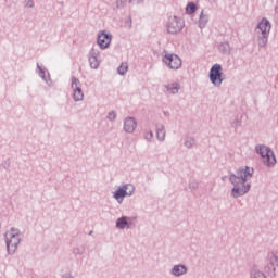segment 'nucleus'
I'll use <instances>...</instances> for the list:
<instances>
[{"label":"nucleus","mask_w":278,"mask_h":278,"mask_svg":"<svg viewBox=\"0 0 278 278\" xmlns=\"http://www.w3.org/2000/svg\"><path fill=\"white\" fill-rule=\"evenodd\" d=\"M254 169L245 166L240 167L235 173L229 175L228 181L233 186L231 189L232 199H240V197H244V194H249L251 190V184L247 182L249 179L253 177Z\"/></svg>","instance_id":"nucleus-1"},{"label":"nucleus","mask_w":278,"mask_h":278,"mask_svg":"<svg viewBox=\"0 0 278 278\" xmlns=\"http://www.w3.org/2000/svg\"><path fill=\"white\" fill-rule=\"evenodd\" d=\"M270 29H273V24L268 18L263 17L256 25L254 34L256 36V42L260 49H264L268 45V37L270 36Z\"/></svg>","instance_id":"nucleus-2"},{"label":"nucleus","mask_w":278,"mask_h":278,"mask_svg":"<svg viewBox=\"0 0 278 278\" xmlns=\"http://www.w3.org/2000/svg\"><path fill=\"white\" fill-rule=\"evenodd\" d=\"M4 236L8 254L14 255L18 249V245L21 244V230L11 228Z\"/></svg>","instance_id":"nucleus-3"},{"label":"nucleus","mask_w":278,"mask_h":278,"mask_svg":"<svg viewBox=\"0 0 278 278\" xmlns=\"http://www.w3.org/2000/svg\"><path fill=\"white\" fill-rule=\"evenodd\" d=\"M256 152L260 153L263 163L265 166H275L277 164V159L275 157V152L270 150V148L266 146H257L256 147Z\"/></svg>","instance_id":"nucleus-4"},{"label":"nucleus","mask_w":278,"mask_h":278,"mask_svg":"<svg viewBox=\"0 0 278 278\" xmlns=\"http://www.w3.org/2000/svg\"><path fill=\"white\" fill-rule=\"evenodd\" d=\"M210 81L215 86V88H220L223 86V81H225V77L223 76V66L220 64H214L210 70Z\"/></svg>","instance_id":"nucleus-5"},{"label":"nucleus","mask_w":278,"mask_h":278,"mask_svg":"<svg viewBox=\"0 0 278 278\" xmlns=\"http://www.w3.org/2000/svg\"><path fill=\"white\" fill-rule=\"evenodd\" d=\"M162 62L170 71H179V68H181V64H182L181 58H179V55L168 53V52H164Z\"/></svg>","instance_id":"nucleus-6"},{"label":"nucleus","mask_w":278,"mask_h":278,"mask_svg":"<svg viewBox=\"0 0 278 278\" xmlns=\"http://www.w3.org/2000/svg\"><path fill=\"white\" fill-rule=\"evenodd\" d=\"M184 29V21L177 16H170L167 22V33L168 34H179Z\"/></svg>","instance_id":"nucleus-7"},{"label":"nucleus","mask_w":278,"mask_h":278,"mask_svg":"<svg viewBox=\"0 0 278 278\" xmlns=\"http://www.w3.org/2000/svg\"><path fill=\"white\" fill-rule=\"evenodd\" d=\"M71 88L73 90V99L76 103L84 99V90H81V81L77 77H72Z\"/></svg>","instance_id":"nucleus-8"},{"label":"nucleus","mask_w":278,"mask_h":278,"mask_svg":"<svg viewBox=\"0 0 278 278\" xmlns=\"http://www.w3.org/2000/svg\"><path fill=\"white\" fill-rule=\"evenodd\" d=\"M97 45L100 49H109L110 45H112V34L106 30H101L97 35Z\"/></svg>","instance_id":"nucleus-9"},{"label":"nucleus","mask_w":278,"mask_h":278,"mask_svg":"<svg viewBox=\"0 0 278 278\" xmlns=\"http://www.w3.org/2000/svg\"><path fill=\"white\" fill-rule=\"evenodd\" d=\"M138 127V122L136 117L128 116L124 119L123 129L125 134H134Z\"/></svg>","instance_id":"nucleus-10"},{"label":"nucleus","mask_w":278,"mask_h":278,"mask_svg":"<svg viewBox=\"0 0 278 278\" xmlns=\"http://www.w3.org/2000/svg\"><path fill=\"white\" fill-rule=\"evenodd\" d=\"M169 273L176 278L184 277V275H188V266L185 264H176L172 267Z\"/></svg>","instance_id":"nucleus-11"},{"label":"nucleus","mask_w":278,"mask_h":278,"mask_svg":"<svg viewBox=\"0 0 278 278\" xmlns=\"http://www.w3.org/2000/svg\"><path fill=\"white\" fill-rule=\"evenodd\" d=\"M89 64L90 67L93 68V71H97V68H99V50L92 49L90 51Z\"/></svg>","instance_id":"nucleus-12"},{"label":"nucleus","mask_w":278,"mask_h":278,"mask_svg":"<svg viewBox=\"0 0 278 278\" xmlns=\"http://www.w3.org/2000/svg\"><path fill=\"white\" fill-rule=\"evenodd\" d=\"M156 139L159 142H164L166 140V126L162 123L155 125Z\"/></svg>","instance_id":"nucleus-13"},{"label":"nucleus","mask_w":278,"mask_h":278,"mask_svg":"<svg viewBox=\"0 0 278 278\" xmlns=\"http://www.w3.org/2000/svg\"><path fill=\"white\" fill-rule=\"evenodd\" d=\"M131 227V217L122 216L116 220L117 229H129Z\"/></svg>","instance_id":"nucleus-14"},{"label":"nucleus","mask_w":278,"mask_h":278,"mask_svg":"<svg viewBox=\"0 0 278 278\" xmlns=\"http://www.w3.org/2000/svg\"><path fill=\"white\" fill-rule=\"evenodd\" d=\"M125 197H128L125 187H118L117 190L113 193V199H115V201H117L119 204L123 203Z\"/></svg>","instance_id":"nucleus-15"},{"label":"nucleus","mask_w":278,"mask_h":278,"mask_svg":"<svg viewBox=\"0 0 278 278\" xmlns=\"http://www.w3.org/2000/svg\"><path fill=\"white\" fill-rule=\"evenodd\" d=\"M166 88V91L169 94H178L179 90H181V85H179V83L175 81V83H169L167 85L164 86Z\"/></svg>","instance_id":"nucleus-16"},{"label":"nucleus","mask_w":278,"mask_h":278,"mask_svg":"<svg viewBox=\"0 0 278 278\" xmlns=\"http://www.w3.org/2000/svg\"><path fill=\"white\" fill-rule=\"evenodd\" d=\"M250 278H267L266 273L262 271L260 267L252 266L250 268Z\"/></svg>","instance_id":"nucleus-17"},{"label":"nucleus","mask_w":278,"mask_h":278,"mask_svg":"<svg viewBox=\"0 0 278 278\" xmlns=\"http://www.w3.org/2000/svg\"><path fill=\"white\" fill-rule=\"evenodd\" d=\"M265 273L269 276V277H277V265L269 263L265 266Z\"/></svg>","instance_id":"nucleus-18"},{"label":"nucleus","mask_w":278,"mask_h":278,"mask_svg":"<svg viewBox=\"0 0 278 278\" xmlns=\"http://www.w3.org/2000/svg\"><path fill=\"white\" fill-rule=\"evenodd\" d=\"M37 68H38V75L46 81V84H49V72L40 66V64L37 63Z\"/></svg>","instance_id":"nucleus-19"},{"label":"nucleus","mask_w":278,"mask_h":278,"mask_svg":"<svg viewBox=\"0 0 278 278\" xmlns=\"http://www.w3.org/2000/svg\"><path fill=\"white\" fill-rule=\"evenodd\" d=\"M184 144L187 149H193L194 144H197V140L194 139V137L187 136L184 139Z\"/></svg>","instance_id":"nucleus-20"},{"label":"nucleus","mask_w":278,"mask_h":278,"mask_svg":"<svg viewBox=\"0 0 278 278\" xmlns=\"http://www.w3.org/2000/svg\"><path fill=\"white\" fill-rule=\"evenodd\" d=\"M210 22V17L205 14H203V12L200 15V20H199V27L200 29H203V27H205V25H207V23Z\"/></svg>","instance_id":"nucleus-21"},{"label":"nucleus","mask_w":278,"mask_h":278,"mask_svg":"<svg viewBox=\"0 0 278 278\" xmlns=\"http://www.w3.org/2000/svg\"><path fill=\"white\" fill-rule=\"evenodd\" d=\"M124 190H126L128 197H134V192H136V187L131 184H126L123 186Z\"/></svg>","instance_id":"nucleus-22"},{"label":"nucleus","mask_w":278,"mask_h":278,"mask_svg":"<svg viewBox=\"0 0 278 278\" xmlns=\"http://www.w3.org/2000/svg\"><path fill=\"white\" fill-rule=\"evenodd\" d=\"M128 68H129V66L127 65V63H122V64L118 66V68H117L118 75H126Z\"/></svg>","instance_id":"nucleus-23"},{"label":"nucleus","mask_w":278,"mask_h":278,"mask_svg":"<svg viewBox=\"0 0 278 278\" xmlns=\"http://www.w3.org/2000/svg\"><path fill=\"white\" fill-rule=\"evenodd\" d=\"M187 14H194L197 12V4L194 2H190L186 8Z\"/></svg>","instance_id":"nucleus-24"},{"label":"nucleus","mask_w":278,"mask_h":278,"mask_svg":"<svg viewBox=\"0 0 278 278\" xmlns=\"http://www.w3.org/2000/svg\"><path fill=\"white\" fill-rule=\"evenodd\" d=\"M143 138L147 140V142H153V131L152 130H146L143 132Z\"/></svg>","instance_id":"nucleus-25"},{"label":"nucleus","mask_w":278,"mask_h":278,"mask_svg":"<svg viewBox=\"0 0 278 278\" xmlns=\"http://www.w3.org/2000/svg\"><path fill=\"white\" fill-rule=\"evenodd\" d=\"M131 1H134V0H117L116 8L117 9L125 8L127 5V3H131Z\"/></svg>","instance_id":"nucleus-26"},{"label":"nucleus","mask_w":278,"mask_h":278,"mask_svg":"<svg viewBox=\"0 0 278 278\" xmlns=\"http://www.w3.org/2000/svg\"><path fill=\"white\" fill-rule=\"evenodd\" d=\"M108 121L114 123L116 121V111H110L106 116Z\"/></svg>","instance_id":"nucleus-27"},{"label":"nucleus","mask_w":278,"mask_h":278,"mask_svg":"<svg viewBox=\"0 0 278 278\" xmlns=\"http://www.w3.org/2000/svg\"><path fill=\"white\" fill-rule=\"evenodd\" d=\"M189 188L190 190H199V182L197 180H190Z\"/></svg>","instance_id":"nucleus-28"},{"label":"nucleus","mask_w":278,"mask_h":278,"mask_svg":"<svg viewBox=\"0 0 278 278\" xmlns=\"http://www.w3.org/2000/svg\"><path fill=\"white\" fill-rule=\"evenodd\" d=\"M74 255H84V248L76 247L73 249Z\"/></svg>","instance_id":"nucleus-29"},{"label":"nucleus","mask_w":278,"mask_h":278,"mask_svg":"<svg viewBox=\"0 0 278 278\" xmlns=\"http://www.w3.org/2000/svg\"><path fill=\"white\" fill-rule=\"evenodd\" d=\"M35 3H34V0H27L26 1V7L27 8H34Z\"/></svg>","instance_id":"nucleus-30"},{"label":"nucleus","mask_w":278,"mask_h":278,"mask_svg":"<svg viewBox=\"0 0 278 278\" xmlns=\"http://www.w3.org/2000/svg\"><path fill=\"white\" fill-rule=\"evenodd\" d=\"M220 49H225V50L229 49V43H223L220 46Z\"/></svg>","instance_id":"nucleus-31"},{"label":"nucleus","mask_w":278,"mask_h":278,"mask_svg":"<svg viewBox=\"0 0 278 278\" xmlns=\"http://www.w3.org/2000/svg\"><path fill=\"white\" fill-rule=\"evenodd\" d=\"M233 126H235V127H240V121L235 119V122H233Z\"/></svg>","instance_id":"nucleus-32"},{"label":"nucleus","mask_w":278,"mask_h":278,"mask_svg":"<svg viewBox=\"0 0 278 278\" xmlns=\"http://www.w3.org/2000/svg\"><path fill=\"white\" fill-rule=\"evenodd\" d=\"M62 278H75V277H73V275H71V274H65L62 276Z\"/></svg>","instance_id":"nucleus-33"},{"label":"nucleus","mask_w":278,"mask_h":278,"mask_svg":"<svg viewBox=\"0 0 278 278\" xmlns=\"http://www.w3.org/2000/svg\"><path fill=\"white\" fill-rule=\"evenodd\" d=\"M89 235L92 236V231H90Z\"/></svg>","instance_id":"nucleus-34"}]
</instances>
